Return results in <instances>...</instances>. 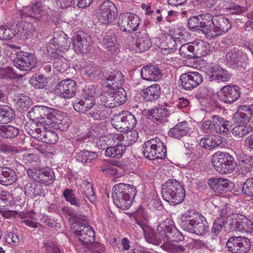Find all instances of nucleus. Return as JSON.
Listing matches in <instances>:
<instances>
[{
  "mask_svg": "<svg viewBox=\"0 0 253 253\" xmlns=\"http://www.w3.org/2000/svg\"><path fill=\"white\" fill-rule=\"evenodd\" d=\"M26 127L29 134L39 141L49 144H54L58 141L57 133L52 130L46 129L43 125L38 126V124L36 123L35 126H32L33 128H30V130H28L30 127L28 125Z\"/></svg>",
  "mask_w": 253,
  "mask_h": 253,
  "instance_id": "5",
  "label": "nucleus"
},
{
  "mask_svg": "<svg viewBox=\"0 0 253 253\" xmlns=\"http://www.w3.org/2000/svg\"><path fill=\"white\" fill-rule=\"evenodd\" d=\"M89 117L95 121H103L109 116L108 111L104 106L95 104L87 114Z\"/></svg>",
  "mask_w": 253,
  "mask_h": 253,
  "instance_id": "41",
  "label": "nucleus"
},
{
  "mask_svg": "<svg viewBox=\"0 0 253 253\" xmlns=\"http://www.w3.org/2000/svg\"><path fill=\"white\" fill-rule=\"evenodd\" d=\"M212 122L215 125V132L219 134H227L232 128V123L219 115H213L211 117Z\"/></svg>",
  "mask_w": 253,
  "mask_h": 253,
  "instance_id": "34",
  "label": "nucleus"
},
{
  "mask_svg": "<svg viewBox=\"0 0 253 253\" xmlns=\"http://www.w3.org/2000/svg\"><path fill=\"white\" fill-rule=\"evenodd\" d=\"M232 134L235 136L242 137L253 131V127L252 126H246L245 125H238L233 128H231Z\"/></svg>",
  "mask_w": 253,
  "mask_h": 253,
  "instance_id": "54",
  "label": "nucleus"
},
{
  "mask_svg": "<svg viewBox=\"0 0 253 253\" xmlns=\"http://www.w3.org/2000/svg\"><path fill=\"white\" fill-rule=\"evenodd\" d=\"M72 226L79 241L85 248L94 241L95 233L91 226L80 222H75Z\"/></svg>",
  "mask_w": 253,
  "mask_h": 253,
  "instance_id": "12",
  "label": "nucleus"
},
{
  "mask_svg": "<svg viewBox=\"0 0 253 253\" xmlns=\"http://www.w3.org/2000/svg\"><path fill=\"white\" fill-rule=\"evenodd\" d=\"M50 108L44 106H35L28 112V118L32 121L39 120L41 124H44L50 111Z\"/></svg>",
  "mask_w": 253,
  "mask_h": 253,
  "instance_id": "25",
  "label": "nucleus"
},
{
  "mask_svg": "<svg viewBox=\"0 0 253 253\" xmlns=\"http://www.w3.org/2000/svg\"><path fill=\"white\" fill-rule=\"evenodd\" d=\"M239 175L250 176L253 173V156L244 155L240 157L237 165Z\"/></svg>",
  "mask_w": 253,
  "mask_h": 253,
  "instance_id": "27",
  "label": "nucleus"
},
{
  "mask_svg": "<svg viewBox=\"0 0 253 253\" xmlns=\"http://www.w3.org/2000/svg\"><path fill=\"white\" fill-rule=\"evenodd\" d=\"M48 117L45 121V126L48 127L65 131L70 126L68 118L64 112L51 108Z\"/></svg>",
  "mask_w": 253,
  "mask_h": 253,
  "instance_id": "6",
  "label": "nucleus"
},
{
  "mask_svg": "<svg viewBox=\"0 0 253 253\" xmlns=\"http://www.w3.org/2000/svg\"><path fill=\"white\" fill-rule=\"evenodd\" d=\"M77 138L74 141V150L73 152V155L76 159L79 162L85 165L90 163L92 160L97 158V155L95 152L89 151L85 150H81L80 147H83V142H79L78 144H76Z\"/></svg>",
  "mask_w": 253,
  "mask_h": 253,
  "instance_id": "22",
  "label": "nucleus"
},
{
  "mask_svg": "<svg viewBox=\"0 0 253 253\" xmlns=\"http://www.w3.org/2000/svg\"><path fill=\"white\" fill-rule=\"evenodd\" d=\"M121 134L110 133L101 137L96 144L100 150H105L107 147H112L123 143L124 138Z\"/></svg>",
  "mask_w": 253,
  "mask_h": 253,
  "instance_id": "26",
  "label": "nucleus"
},
{
  "mask_svg": "<svg viewBox=\"0 0 253 253\" xmlns=\"http://www.w3.org/2000/svg\"><path fill=\"white\" fill-rule=\"evenodd\" d=\"M179 224L182 230L197 235H204L209 231L206 218L193 210H188L181 215Z\"/></svg>",
  "mask_w": 253,
  "mask_h": 253,
  "instance_id": "1",
  "label": "nucleus"
},
{
  "mask_svg": "<svg viewBox=\"0 0 253 253\" xmlns=\"http://www.w3.org/2000/svg\"><path fill=\"white\" fill-rule=\"evenodd\" d=\"M247 60V54L236 48L230 50L225 55L227 66L239 71H243L246 69Z\"/></svg>",
  "mask_w": 253,
  "mask_h": 253,
  "instance_id": "7",
  "label": "nucleus"
},
{
  "mask_svg": "<svg viewBox=\"0 0 253 253\" xmlns=\"http://www.w3.org/2000/svg\"><path fill=\"white\" fill-rule=\"evenodd\" d=\"M142 79L148 81H157L162 77V71L155 65L144 66L141 70Z\"/></svg>",
  "mask_w": 253,
  "mask_h": 253,
  "instance_id": "29",
  "label": "nucleus"
},
{
  "mask_svg": "<svg viewBox=\"0 0 253 253\" xmlns=\"http://www.w3.org/2000/svg\"><path fill=\"white\" fill-rule=\"evenodd\" d=\"M210 188L217 193H222L229 189V180L222 178H211L208 180Z\"/></svg>",
  "mask_w": 253,
  "mask_h": 253,
  "instance_id": "39",
  "label": "nucleus"
},
{
  "mask_svg": "<svg viewBox=\"0 0 253 253\" xmlns=\"http://www.w3.org/2000/svg\"><path fill=\"white\" fill-rule=\"evenodd\" d=\"M210 81L217 80L218 82H228L231 79L229 72L218 65H211L208 69Z\"/></svg>",
  "mask_w": 253,
  "mask_h": 253,
  "instance_id": "28",
  "label": "nucleus"
},
{
  "mask_svg": "<svg viewBox=\"0 0 253 253\" xmlns=\"http://www.w3.org/2000/svg\"><path fill=\"white\" fill-rule=\"evenodd\" d=\"M13 65L20 71H30L36 66L35 55L28 52H19L13 61Z\"/></svg>",
  "mask_w": 253,
  "mask_h": 253,
  "instance_id": "18",
  "label": "nucleus"
},
{
  "mask_svg": "<svg viewBox=\"0 0 253 253\" xmlns=\"http://www.w3.org/2000/svg\"><path fill=\"white\" fill-rule=\"evenodd\" d=\"M154 143L155 148V149L156 152V159H164L167 155V148L166 146L159 138H154Z\"/></svg>",
  "mask_w": 253,
  "mask_h": 253,
  "instance_id": "56",
  "label": "nucleus"
},
{
  "mask_svg": "<svg viewBox=\"0 0 253 253\" xmlns=\"http://www.w3.org/2000/svg\"><path fill=\"white\" fill-rule=\"evenodd\" d=\"M116 91L112 92L118 106L125 103L127 100L126 92L123 87L117 88Z\"/></svg>",
  "mask_w": 253,
  "mask_h": 253,
  "instance_id": "59",
  "label": "nucleus"
},
{
  "mask_svg": "<svg viewBox=\"0 0 253 253\" xmlns=\"http://www.w3.org/2000/svg\"><path fill=\"white\" fill-rule=\"evenodd\" d=\"M73 48L77 54L87 53L90 50V35L83 31H78L72 38Z\"/></svg>",
  "mask_w": 253,
  "mask_h": 253,
  "instance_id": "16",
  "label": "nucleus"
},
{
  "mask_svg": "<svg viewBox=\"0 0 253 253\" xmlns=\"http://www.w3.org/2000/svg\"><path fill=\"white\" fill-rule=\"evenodd\" d=\"M136 47L139 52L147 50L152 45V42L146 31L142 30L135 33Z\"/></svg>",
  "mask_w": 253,
  "mask_h": 253,
  "instance_id": "36",
  "label": "nucleus"
},
{
  "mask_svg": "<svg viewBox=\"0 0 253 253\" xmlns=\"http://www.w3.org/2000/svg\"><path fill=\"white\" fill-rule=\"evenodd\" d=\"M14 101L20 111H27L32 105L33 100L26 94H17L14 96Z\"/></svg>",
  "mask_w": 253,
  "mask_h": 253,
  "instance_id": "42",
  "label": "nucleus"
},
{
  "mask_svg": "<svg viewBox=\"0 0 253 253\" xmlns=\"http://www.w3.org/2000/svg\"><path fill=\"white\" fill-rule=\"evenodd\" d=\"M144 100L146 102H155L161 95V87L158 84L151 85L142 90Z\"/></svg>",
  "mask_w": 253,
  "mask_h": 253,
  "instance_id": "33",
  "label": "nucleus"
},
{
  "mask_svg": "<svg viewBox=\"0 0 253 253\" xmlns=\"http://www.w3.org/2000/svg\"><path fill=\"white\" fill-rule=\"evenodd\" d=\"M87 250L84 253H101V251H104L105 247L104 246L98 242H91L88 246L85 247Z\"/></svg>",
  "mask_w": 253,
  "mask_h": 253,
  "instance_id": "61",
  "label": "nucleus"
},
{
  "mask_svg": "<svg viewBox=\"0 0 253 253\" xmlns=\"http://www.w3.org/2000/svg\"><path fill=\"white\" fill-rule=\"evenodd\" d=\"M227 223V222H225L223 218H218L215 219L213 224L211 232L212 238L215 239L214 237H218L222 228L223 227H225V224Z\"/></svg>",
  "mask_w": 253,
  "mask_h": 253,
  "instance_id": "57",
  "label": "nucleus"
},
{
  "mask_svg": "<svg viewBox=\"0 0 253 253\" xmlns=\"http://www.w3.org/2000/svg\"><path fill=\"white\" fill-rule=\"evenodd\" d=\"M144 237L147 243L156 246L162 245L163 235L156 233L154 231L150 228L147 232L143 234Z\"/></svg>",
  "mask_w": 253,
  "mask_h": 253,
  "instance_id": "48",
  "label": "nucleus"
},
{
  "mask_svg": "<svg viewBox=\"0 0 253 253\" xmlns=\"http://www.w3.org/2000/svg\"><path fill=\"white\" fill-rule=\"evenodd\" d=\"M15 118V113L11 108L6 105H0V124H7Z\"/></svg>",
  "mask_w": 253,
  "mask_h": 253,
  "instance_id": "46",
  "label": "nucleus"
},
{
  "mask_svg": "<svg viewBox=\"0 0 253 253\" xmlns=\"http://www.w3.org/2000/svg\"><path fill=\"white\" fill-rule=\"evenodd\" d=\"M242 192L248 196L253 197V177L248 178L244 183Z\"/></svg>",
  "mask_w": 253,
  "mask_h": 253,
  "instance_id": "62",
  "label": "nucleus"
},
{
  "mask_svg": "<svg viewBox=\"0 0 253 253\" xmlns=\"http://www.w3.org/2000/svg\"><path fill=\"white\" fill-rule=\"evenodd\" d=\"M100 78L102 80V85L112 90H117V88H121L125 81L124 75L119 71H105L100 74Z\"/></svg>",
  "mask_w": 253,
  "mask_h": 253,
  "instance_id": "11",
  "label": "nucleus"
},
{
  "mask_svg": "<svg viewBox=\"0 0 253 253\" xmlns=\"http://www.w3.org/2000/svg\"><path fill=\"white\" fill-rule=\"evenodd\" d=\"M154 138L151 139L145 142L143 145L142 153L143 156L147 159L153 160L156 159V152L155 148H157L155 146Z\"/></svg>",
  "mask_w": 253,
  "mask_h": 253,
  "instance_id": "45",
  "label": "nucleus"
},
{
  "mask_svg": "<svg viewBox=\"0 0 253 253\" xmlns=\"http://www.w3.org/2000/svg\"><path fill=\"white\" fill-rule=\"evenodd\" d=\"M200 30L202 31L207 37H211L213 31L214 15L207 13L200 14Z\"/></svg>",
  "mask_w": 253,
  "mask_h": 253,
  "instance_id": "30",
  "label": "nucleus"
},
{
  "mask_svg": "<svg viewBox=\"0 0 253 253\" xmlns=\"http://www.w3.org/2000/svg\"><path fill=\"white\" fill-rule=\"evenodd\" d=\"M162 195L163 199L170 205L175 206L184 201L186 192L182 183L170 179L162 185Z\"/></svg>",
  "mask_w": 253,
  "mask_h": 253,
  "instance_id": "2",
  "label": "nucleus"
},
{
  "mask_svg": "<svg viewBox=\"0 0 253 253\" xmlns=\"http://www.w3.org/2000/svg\"><path fill=\"white\" fill-rule=\"evenodd\" d=\"M27 32L24 29V27H20L18 25H16L15 28L8 27L7 26H4V34L3 37V40H9L12 39L15 36H17L20 38L26 36L27 38L26 34Z\"/></svg>",
  "mask_w": 253,
  "mask_h": 253,
  "instance_id": "43",
  "label": "nucleus"
},
{
  "mask_svg": "<svg viewBox=\"0 0 253 253\" xmlns=\"http://www.w3.org/2000/svg\"><path fill=\"white\" fill-rule=\"evenodd\" d=\"M161 248L165 251L174 253H181L184 252L185 250L184 246L179 245L177 241L163 243L162 245H161Z\"/></svg>",
  "mask_w": 253,
  "mask_h": 253,
  "instance_id": "51",
  "label": "nucleus"
},
{
  "mask_svg": "<svg viewBox=\"0 0 253 253\" xmlns=\"http://www.w3.org/2000/svg\"><path fill=\"white\" fill-rule=\"evenodd\" d=\"M240 87L237 85H226L223 86L218 95L219 100L225 103L231 104L240 97Z\"/></svg>",
  "mask_w": 253,
  "mask_h": 253,
  "instance_id": "21",
  "label": "nucleus"
},
{
  "mask_svg": "<svg viewBox=\"0 0 253 253\" xmlns=\"http://www.w3.org/2000/svg\"><path fill=\"white\" fill-rule=\"evenodd\" d=\"M170 35L166 37V39L161 42V46L164 50H168L169 52H173L176 49L178 43Z\"/></svg>",
  "mask_w": 253,
  "mask_h": 253,
  "instance_id": "53",
  "label": "nucleus"
},
{
  "mask_svg": "<svg viewBox=\"0 0 253 253\" xmlns=\"http://www.w3.org/2000/svg\"><path fill=\"white\" fill-rule=\"evenodd\" d=\"M19 133V130L17 127L7 125L4 126V138L12 139L17 136Z\"/></svg>",
  "mask_w": 253,
  "mask_h": 253,
  "instance_id": "63",
  "label": "nucleus"
},
{
  "mask_svg": "<svg viewBox=\"0 0 253 253\" xmlns=\"http://www.w3.org/2000/svg\"><path fill=\"white\" fill-rule=\"evenodd\" d=\"M70 46V42L67 35L62 31H55L53 38L49 41L46 46L47 52L49 54L56 53L57 51L65 52Z\"/></svg>",
  "mask_w": 253,
  "mask_h": 253,
  "instance_id": "8",
  "label": "nucleus"
},
{
  "mask_svg": "<svg viewBox=\"0 0 253 253\" xmlns=\"http://www.w3.org/2000/svg\"><path fill=\"white\" fill-rule=\"evenodd\" d=\"M141 22V19L137 15L126 13L119 16L118 26L121 31L131 33L138 30Z\"/></svg>",
  "mask_w": 253,
  "mask_h": 253,
  "instance_id": "9",
  "label": "nucleus"
},
{
  "mask_svg": "<svg viewBox=\"0 0 253 253\" xmlns=\"http://www.w3.org/2000/svg\"><path fill=\"white\" fill-rule=\"evenodd\" d=\"M190 128L187 122L177 123L174 127L170 128L168 135L171 138L180 140L189 132Z\"/></svg>",
  "mask_w": 253,
  "mask_h": 253,
  "instance_id": "32",
  "label": "nucleus"
},
{
  "mask_svg": "<svg viewBox=\"0 0 253 253\" xmlns=\"http://www.w3.org/2000/svg\"><path fill=\"white\" fill-rule=\"evenodd\" d=\"M101 103L105 108H113L118 107V103L116 102L112 92H105L100 96Z\"/></svg>",
  "mask_w": 253,
  "mask_h": 253,
  "instance_id": "50",
  "label": "nucleus"
},
{
  "mask_svg": "<svg viewBox=\"0 0 253 253\" xmlns=\"http://www.w3.org/2000/svg\"><path fill=\"white\" fill-rule=\"evenodd\" d=\"M77 90L76 83L72 79L60 81L55 86L54 94L60 98L69 99L75 95Z\"/></svg>",
  "mask_w": 253,
  "mask_h": 253,
  "instance_id": "13",
  "label": "nucleus"
},
{
  "mask_svg": "<svg viewBox=\"0 0 253 253\" xmlns=\"http://www.w3.org/2000/svg\"><path fill=\"white\" fill-rule=\"evenodd\" d=\"M222 142L220 137L218 136H209L202 138L200 145L208 150H211L218 146Z\"/></svg>",
  "mask_w": 253,
  "mask_h": 253,
  "instance_id": "47",
  "label": "nucleus"
},
{
  "mask_svg": "<svg viewBox=\"0 0 253 253\" xmlns=\"http://www.w3.org/2000/svg\"><path fill=\"white\" fill-rule=\"evenodd\" d=\"M193 55L194 58H201L207 55L210 52V44L204 41L198 40L191 42Z\"/></svg>",
  "mask_w": 253,
  "mask_h": 253,
  "instance_id": "37",
  "label": "nucleus"
},
{
  "mask_svg": "<svg viewBox=\"0 0 253 253\" xmlns=\"http://www.w3.org/2000/svg\"><path fill=\"white\" fill-rule=\"evenodd\" d=\"M48 80L42 75H34L30 79L31 85L37 89H46L48 87Z\"/></svg>",
  "mask_w": 253,
  "mask_h": 253,
  "instance_id": "49",
  "label": "nucleus"
},
{
  "mask_svg": "<svg viewBox=\"0 0 253 253\" xmlns=\"http://www.w3.org/2000/svg\"><path fill=\"white\" fill-rule=\"evenodd\" d=\"M234 217H229L227 219L230 230L242 232H251L253 230V221L241 214L233 215Z\"/></svg>",
  "mask_w": 253,
  "mask_h": 253,
  "instance_id": "14",
  "label": "nucleus"
},
{
  "mask_svg": "<svg viewBox=\"0 0 253 253\" xmlns=\"http://www.w3.org/2000/svg\"><path fill=\"white\" fill-rule=\"evenodd\" d=\"M180 45L179 48V54L180 55L184 58L189 59H192L194 58L195 55H193L192 46L191 42L183 43Z\"/></svg>",
  "mask_w": 253,
  "mask_h": 253,
  "instance_id": "58",
  "label": "nucleus"
},
{
  "mask_svg": "<svg viewBox=\"0 0 253 253\" xmlns=\"http://www.w3.org/2000/svg\"><path fill=\"white\" fill-rule=\"evenodd\" d=\"M126 146L123 142L112 147H107L105 149V155L112 158L120 159L125 153Z\"/></svg>",
  "mask_w": 253,
  "mask_h": 253,
  "instance_id": "44",
  "label": "nucleus"
},
{
  "mask_svg": "<svg viewBox=\"0 0 253 253\" xmlns=\"http://www.w3.org/2000/svg\"><path fill=\"white\" fill-rule=\"evenodd\" d=\"M117 8L115 4L109 0L104 1L101 5L98 14L99 22L102 24H110L115 20L117 15Z\"/></svg>",
  "mask_w": 253,
  "mask_h": 253,
  "instance_id": "19",
  "label": "nucleus"
},
{
  "mask_svg": "<svg viewBox=\"0 0 253 253\" xmlns=\"http://www.w3.org/2000/svg\"><path fill=\"white\" fill-rule=\"evenodd\" d=\"M203 81V76L198 72L182 74L179 78V86L185 90H191Z\"/></svg>",
  "mask_w": 253,
  "mask_h": 253,
  "instance_id": "17",
  "label": "nucleus"
},
{
  "mask_svg": "<svg viewBox=\"0 0 253 253\" xmlns=\"http://www.w3.org/2000/svg\"><path fill=\"white\" fill-rule=\"evenodd\" d=\"M170 36L178 42V45L185 42L188 36L184 29L177 28L173 29V31Z\"/></svg>",
  "mask_w": 253,
  "mask_h": 253,
  "instance_id": "52",
  "label": "nucleus"
},
{
  "mask_svg": "<svg viewBox=\"0 0 253 253\" xmlns=\"http://www.w3.org/2000/svg\"><path fill=\"white\" fill-rule=\"evenodd\" d=\"M38 175L36 181L46 185L52 184L55 180L54 172L48 168H40Z\"/></svg>",
  "mask_w": 253,
  "mask_h": 253,
  "instance_id": "38",
  "label": "nucleus"
},
{
  "mask_svg": "<svg viewBox=\"0 0 253 253\" xmlns=\"http://www.w3.org/2000/svg\"><path fill=\"white\" fill-rule=\"evenodd\" d=\"M107 128L106 124L105 122H100L98 123H95L91 126V131H88L86 134L81 136L77 138L76 144L79 142H83V143H86L88 141V139L91 137H102L103 134H104L106 131Z\"/></svg>",
  "mask_w": 253,
  "mask_h": 253,
  "instance_id": "24",
  "label": "nucleus"
},
{
  "mask_svg": "<svg viewBox=\"0 0 253 253\" xmlns=\"http://www.w3.org/2000/svg\"><path fill=\"white\" fill-rule=\"evenodd\" d=\"M232 120L235 124L238 125H244L250 121L249 117L244 111H240L236 112L233 115Z\"/></svg>",
  "mask_w": 253,
  "mask_h": 253,
  "instance_id": "60",
  "label": "nucleus"
},
{
  "mask_svg": "<svg viewBox=\"0 0 253 253\" xmlns=\"http://www.w3.org/2000/svg\"><path fill=\"white\" fill-rule=\"evenodd\" d=\"M63 196L67 202L75 207H80L79 199L76 198L74 191L72 189L66 188L63 192Z\"/></svg>",
  "mask_w": 253,
  "mask_h": 253,
  "instance_id": "55",
  "label": "nucleus"
},
{
  "mask_svg": "<svg viewBox=\"0 0 253 253\" xmlns=\"http://www.w3.org/2000/svg\"><path fill=\"white\" fill-rule=\"evenodd\" d=\"M173 222L167 217L166 214L160 215L158 218V226L157 230L161 235L165 236V238L168 237V233H171L174 229ZM168 239H167V240ZM165 241V240H163Z\"/></svg>",
  "mask_w": 253,
  "mask_h": 253,
  "instance_id": "31",
  "label": "nucleus"
},
{
  "mask_svg": "<svg viewBox=\"0 0 253 253\" xmlns=\"http://www.w3.org/2000/svg\"><path fill=\"white\" fill-rule=\"evenodd\" d=\"M213 35L211 37L217 38L227 33L231 28V23L228 18L223 15H215Z\"/></svg>",
  "mask_w": 253,
  "mask_h": 253,
  "instance_id": "23",
  "label": "nucleus"
},
{
  "mask_svg": "<svg viewBox=\"0 0 253 253\" xmlns=\"http://www.w3.org/2000/svg\"><path fill=\"white\" fill-rule=\"evenodd\" d=\"M136 194V189L132 185L119 183L113 188L112 197L114 204L119 208L128 209Z\"/></svg>",
  "mask_w": 253,
  "mask_h": 253,
  "instance_id": "3",
  "label": "nucleus"
},
{
  "mask_svg": "<svg viewBox=\"0 0 253 253\" xmlns=\"http://www.w3.org/2000/svg\"><path fill=\"white\" fill-rule=\"evenodd\" d=\"M17 179V176L13 169L8 167H0V184L10 185Z\"/></svg>",
  "mask_w": 253,
  "mask_h": 253,
  "instance_id": "35",
  "label": "nucleus"
},
{
  "mask_svg": "<svg viewBox=\"0 0 253 253\" xmlns=\"http://www.w3.org/2000/svg\"><path fill=\"white\" fill-rule=\"evenodd\" d=\"M137 120L130 112L122 111L113 120L114 127L120 132H126L136 126Z\"/></svg>",
  "mask_w": 253,
  "mask_h": 253,
  "instance_id": "10",
  "label": "nucleus"
},
{
  "mask_svg": "<svg viewBox=\"0 0 253 253\" xmlns=\"http://www.w3.org/2000/svg\"><path fill=\"white\" fill-rule=\"evenodd\" d=\"M172 112V110L162 105L158 104L150 109L145 110L143 114L147 119L157 125H161L165 122V119Z\"/></svg>",
  "mask_w": 253,
  "mask_h": 253,
  "instance_id": "15",
  "label": "nucleus"
},
{
  "mask_svg": "<svg viewBox=\"0 0 253 253\" xmlns=\"http://www.w3.org/2000/svg\"><path fill=\"white\" fill-rule=\"evenodd\" d=\"M94 98L88 96L80 99L78 102L75 103L73 105L74 109L77 112L81 113H88L90 109L95 105Z\"/></svg>",
  "mask_w": 253,
  "mask_h": 253,
  "instance_id": "40",
  "label": "nucleus"
},
{
  "mask_svg": "<svg viewBox=\"0 0 253 253\" xmlns=\"http://www.w3.org/2000/svg\"><path fill=\"white\" fill-rule=\"evenodd\" d=\"M211 163L215 169L221 174L231 173L237 165L233 156L228 153L221 152L213 154Z\"/></svg>",
  "mask_w": 253,
  "mask_h": 253,
  "instance_id": "4",
  "label": "nucleus"
},
{
  "mask_svg": "<svg viewBox=\"0 0 253 253\" xmlns=\"http://www.w3.org/2000/svg\"><path fill=\"white\" fill-rule=\"evenodd\" d=\"M84 191L89 202L94 204L96 202V199L94 195L92 184L87 182L84 188Z\"/></svg>",
  "mask_w": 253,
  "mask_h": 253,
  "instance_id": "64",
  "label": "nucleus"
},
{
  "mask_svg": "<svg viewBox=\"0 0 253 253\" xmlns=\"http://www.w3.org/2000/svg\"><path fill=\"white\" fill-rule=\"evenodd\" d=\"M226 246L233 253H247L250 250L251 245L248 238L232 236L228 239Z\"/></svg>",
  "mask_w": 253,
  "mask_h": 253,
  "instance_id": "20",
  "label": "nucleus"
}]
</instances>
